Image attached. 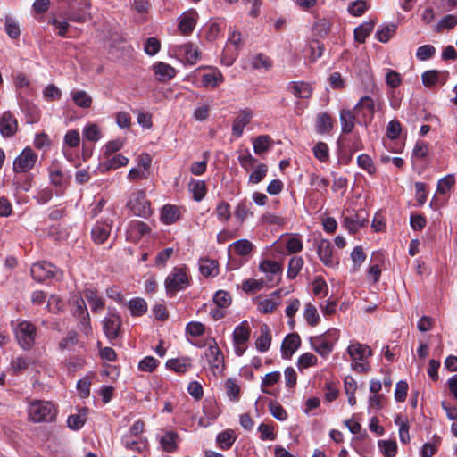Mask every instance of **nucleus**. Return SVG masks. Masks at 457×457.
<instances>
[{
    "mask_svg": "<svg viewBox=\"0 0 457 457\" xmlns=\"http://www.w3.org/2000/svg\"><path fill=\"white\" fill-rule=\"evenodd\" d=\"M340 337V332L337 328H329L325 333L311 337L309 342L312 350L322 357L328 356Z\"/></svg>",
    "mask_w": 457,
    "mask_h": 457,
    "instance_id": "nucleus-1",
    "label": "nucleus"
},
{
    "mask_svg": "<svg viewBox=\"0 0 457 457\" xmlns=\"http://www.w3.org/2000/svg\"><path fill=\"white\" fill-rule=\"evenodd\" d=\"M28 414L35 423L52 422L56 418L57 409L51 402L34 400L29 404Z\"/></svg>",
    "mask_w": 457,
    "mask_h": 457,
    "instance_id": "nucleus-2",
    "label": "nucleus"
},
{
    "mask_svg": "<svg viewBox=\"0 0 457 457\" xmlns=\"http://www.w3.org/2000/svg\"><path fill=\"white\" fill-rule=\"evenodd\" d=\"M190 284L187 268L174 267L164 281L166 295L169 297H173L178 292L187 289Z\"/></svg>",
    "mask_w": 457,
    "mask_h": 457,
    "instance_id": "nucleus-3",
    "label": "nucleus"
},
{
    "mask_svg": "<svg viewBox=\"0 0 457 457\" xmlns=\"http://www.w3.org/2000/svg\"><path fill=\"white\" fill-rule=\"evenodd\" d=\"M126 206L138 217L148 218L152 214L151 203L142 189H137L129 195Z\"/></svg>",
    "mask_w": 457,
    "mask_h": 457,
    "instance_id": "nucleus-4",
    "label": "nucleus"
},
{
    "mask_svg": "<svg viewBox=\"0 0 457 457\" xmlns=\"http://www.w3.org/2000/svg\"><path fill=\"white\" fill-rule=\"evenodd\" d=\"M19 345L23 350H29L35 344L37 328L28 320H20L13 328Z\"/></svg>",
    "mask_w": 457,
    "mask_h": 457,
    "instance_id": "nucleus-5",
    "label": "nucleus"
},
{
    "mask_svg": "<svg viewBox=\"0 0 457 457\" xmlns=\"http://www.w3.org/2000/svg\"><path fill=\"white\" fill-rule=\"evenodd\" d=\"M32 278L37 282H44L50 278L61 279L62 271L48 262H38L34 263L30 269Z\"/></svg>",
    "mask_w": 457,
    "mask_h": 457,
    "instance_id": "nucleus-6",
    "label": "nucleus"
},
{
    "mask_svg": "<svg viewBox=\"0 0 457 457\" xmlns=\"http://www.w3.org/2000/svg\"><path fill=\"white\" fill-rule=\"evenodd\" d=\"M353 111L357 116V123L367 127L375 114V102L370 96H364L354 105Z\"/></svg>",
    "mask_w": 457,
    "mask_h": 457,
    "instance_id": "nucleus-7",
    "label": "nucleus"
},
{
    "mask_svg": "<svg viewBox=\"0 0 457 457\" xmlns=\"http://www.w3.org/2000/svg\"><path fill=\"white\" fill-rule=\"evenodd\" d=\"M48 174L51 185L55 187L56 195H62L70 184L71 176L62 171L57 161L48 167Z\"/></svg>",
    "mask_w": 457,
    "mask_h": 457,
    "instance_id": "nucleus-8",
    "label": "nucleus"
},
{
    "mask_svg": "<svg viewBox=\"0 0 457 457\" xmlns=\"http://www.w3.org/2000/svg\"><path fill=\"white\" fill-rule=\"evenodd\" d=\"M259 270L265 274V285L272 287L281 280L283 266L279 262L271 260H263L259 264Z\"/></svg>",
    "mask_w": 457,
    "mask_h": 457,
    "instance_id": "nucleus-9",
    "label": "nucleus"
},
{
    "mask_svg": "<svg viewBox=\"0 0 457 457\" xmlns=\"http://www.w3.org/2000/svg\"><path fill=\"white\" fill-rule=\"evenodd\" d=\"M37 161V154L30 148L26 147L13 161V171L21 173L30 170Z\"/></svg>",
    "mask_w": 457,
    "mask_h": 457,
    "instance_id": "nucleus-10",
    "label": "nucleus"
},
{
    "mask_svg": "<svg viewBox=\"0 0 457 457\" xmlns=\"http://www.w3.org/2000/svg\"><path fill=\"white\" fill-rule=\"evenodd\" d=\"M205 356L213 373L221 372L224 369V356L214 338L210 339Z\"/></svg>",
    "mask_w": 457,
    "mask_h": 457,
    "instance_id": "nucleus-11",
    "label": "nucleus"
},
{
    "mask_svg": "<svg viewBox=\"0 0 457 457\" xmlns=\"http://www.w3.org/2000/svg\"><path fill=\"white\" fill-rule=\"evenodd\" d=\"M368 216L365 210L353 212L344 217L343 226L350 234H355L360 228L367 225Z\"/></svg>",
    "mask_w": 457,
    "mask_h": 457,
    "instance_id": "nucleus-12",
    "label": "nucleus"
},
{
    "mask_svg": "<svg viewBox=\"0 0 457 457\" xmlns=\"http://www.w3.org/2000/svg\"><path fill=\"white\" fill-rule=\"evenodd\" d=\"M112 224V220L109 218L97 220L91 230L92 240L97 245L104 243L110 236Z\"/></svg>",
    "mask_w": 457,
    "mask_h": 457,
    "instance_id": "nucleus-13",
    "label": "nucleus"
},
{
    "mask_svg": "<svg viewBox=\"0 0 457 457\" xmlns=\"http://www.w3.org/2000/svg\"><path fill=\"white\" fill-rule=\"evenodd\" d=\"M317 254L320 262L327 267L337 266L339 262L333 255V247L329 240L322 238L317 243Z\"/></svg>",
    "mask_w": 457,
    "mask_h": 457,
    "instance_id": "nucleus-14",
    "label": "nucleus"
},
{
    "mask_svg": "<svg viewBox=\"0 0 457 457\" xmlns=\"http://www.w3.org/2000/svg\"><path fill=\"white\" fill-rule=\"evenodd\" d=\"M18 131V121L14 115L7 111L0 117V133L5 137H12Z\"/></svg>",
    "mask_w": 457,
    "mask_h": 457,
    "instance_id": "nucleus-15",
    "label": "nucleus"
},
{
    "mask_svg": "<svg viewBox=\"0 0 457 457\" xmlns=\"http://www.w3.org/2000/svg\"><path fill=\"white\" fill-rule=\"evenodd\" d=\"M120 326L121 319L116 313H112L103 320L104 332L110 340H114L119 337Z\"/></svg>",
    "mask_w": 457,
    "mask_h": 457,
    "instance_id": "nucleus-16",
    "label": "nucleus"
},
{
    "mask_svg": "<svg viewBox=\"0 0 457 457\" xmlns=\"http://www.w3.org/2000/svg\"><path fill=\"white\" fill-rule=\"evenodd\" d=\"M121 445L129 451L143 453L148 450V440L145 436L134 437L131 436H123Z\"/></svg>",
    "mask_w": 457,
    "mask_h": 457,
    "instance_id": "nucleus-17",
    "label": "nucleus"
},
{
    "mask_svg": "<svg viewBox=\"0 0 457 457\" xmlns=\"http://www.w3.org/2000/svg\"><path fill=\"white\" fill-rule=\"evenodd\" d=\"M301 338L297 333L288 334L281 345V354L284 359H290L294 353L300 347Z\"/></svg>",
    "mask_w": 457,
    "mask_h": 457,
    "instance_id": "nucleus-18",
    "label": "nucleus"
},
{
    "mask_svg": "<svg viewBox=\"0 0 457 457\" xmlns=\"http://www.w3.org/2000/svg\"><path fill=\"white\" fill-rule=\"evenodd\" d=\"M252 119V112L248 109L242 110L238 115L234 119L232 124V134L237 138L242 137L244 129L247 126Z\"/></svg>",
    "mask_w": 457,
    "mask_h": 457,
    "instance_id": "nucleus-19",
    "label": "nucleus"
},
{
    "mask_svg": "<svg viewBox=\"0 0 457 457\" xmlns=\"http://www.w3.org/2000/svg\"><path fill=\"white\" fill-rule=\"evenodd\" d=\"M19 104L21 112L26 115L28 123L33 124L39 120L41 112L34 103L27 99H21Z\"/></svg>",
    "mask_w": 457,
    "mask_h": 457,
    "instance_id": "nucleus-20",
    "label": "nucleus"
},
{
    "mask_svg": "<svg viewBox=\"0 0 457 457\" xmlns=\"http://www.w3.org/2000/svg\"><path fill=\"white\" fill-rule=\"evenodd\" d=\"M91 8L90 3H86L84 7H79L75 10H71L66 12L68 21L76 23H86L92 19L91 13L87 11Z\"/></svg>",
    "mask_w": 457,
    "mask_h": 457,
    "instance_id": "nucleus-21",
    "label": "nucleus"
},
{
    "mask_svg": "<svg viewBox=\"0 0 457 457\" xmlns=\"http://www.w3.org/2000/svg\"><path fill=\"white\" fill-rule=\"evenodd\" d=\"M341 130L343 133H351L357 123V116L353 110L343 109L339 114Z\"/></svg>",
    "mask_w": 457,
    "mask_h": 457,
    "instance_id": "nucleus-22",
    "label": "nucleus"
},
{
    "mask_svg": "<svg viewBox=\"0 0 457 457\" xmlns=\"http://www.w3.org/2000/svg\"><path fill=\"white\" fill-rule=\"evenodd\" d=\"M347 352L353 361H363L372 353L370 346L358 342L351 344Z\"/></svg>",
    "mask_w": 457,
    "mask_h": 457,
    "instance_id": "nucleus-23",
    "label": "nucleus"
},
{
    "mask_svg": "<svg viewBox=\"0 0 457 457\" xmlns=\"http://www.w3.org/2000/svg\"><path fill=\"white\" fill-rule=\"evenodd\" d=\"M287 89L296 97L308 99L312 95L311 86L303 81H291L287 86Z\"/></svg>",
    "mask_w": 457,
    "mask_h": 457,
    "instance_id": "nucleus-24",
    "label": "nucleus"
},
{
    "mask_svg": "<svg viewBox=\"0 0 457 457\" xmlns=\"http://www.w3.org/2000/svg\"><path fill=\"white\" fill-rule=\"evenodd\" d=\"M445 71L429 70L422 73L421 80L426 87H432L436 86L437 83L444 84L445 82Z\"/></svg>",
    "mask_w": 457,
    "mask_h": 457,
    "instance_id": "nucleus-25",
    "label": "nucleus"
},
{
    "mask_svg": "<svg viewBox=\"0 0 457 457\" xmlns=\"http://www.w3.org/2000/svg\"><path fill=\"white\" fill-rule=\"evenodd\" d=\"M271 339L272 336L269 326L262 324L260 327V336L255 341L256 349L261 353L267 352L270 346Z\"/></svg>",
    "mask_w": 457,
    "mask_h": 457,
    "instance_id": "nucleus-26",
    "label": "nucleus"
},
{
    "mask_svg": "<svg viewBox=\"0 0 457 457\" xmlns=\"http://www.w3.org/2000/svg\"><path fill=\"white\" fill-rule=\"evenodd\" d=\"M251 328L246 320L237 326L233 332V345H245L250 338Z\"/></svg>",
    "mask_w": 457,
    "mask_h": 457,
    "instance_id": "nucleus-27",
    "label": "nucleus"
},
{
    "mask_svg": "<svg viewBox=\"0 0 457 457\" xmlns=\"http://www.w3.org/2000/svg\"><path fill=\"white\" fill-rule=\"evenodd\" d=\"M153 70L159 81L170 80L176 75V71L172 66L162 62L154 63Z\"/></svg>",
    "mask_w": 457,
    "mask_h": 457,
    "instance_id": "nucleus-28",
    "label": "nucleus"
},
{
    "mask_svg": "<svg viewBox=\"0 0 457 457\" xmlns=\"http://www.w3.org/2000/svg\"><path fill=\"white\" fill-rule=\"evenodd\" d=\"M166 367L178 374H184L192 367V362L188 357L170 359L166 361Z\"/></svg>",
    "mask_w": 457,
    "mask_h": 457,
    "instance_id": "nucleus-29",
    "label": "nucleus"
},
{
    "mask_svg": "<svg viewBox=\"0 0 457 457\" xmlns=\"http://www.w3.org/2000/svg\"><path fill=\"white\" fill-rule=\"evenodd\" d=\"M179 435L174 431H167L160 439V444L163 451L174 453L178 448Z\"/></svg>",
    "mask_w": 457,
    "mask_h": 457,
    "instance_id": "nucleus-30",
    "label": "nucleus"
},
{
    "mask_svg": "<svg viewBox=\"0 0 457 457\" xmlns=\"http://www.w3.org/2000/svg\"><path fill=\"white\" fill-rule=\"evenodd\" d=\"M253 204L247 200H241L236 209L234 211L235 217L240 221L244 222L248 216H253V212H252Z\"/></svg>",
    "mask_w": 457,
    "mask_h": 457,
    "instance_id": "nucleus-31",
    "label": "nucleus"
},
{
    "mask_svg": "<svg viewBox=\"0 0 457 457\" xmlns=\"http://www.w3.org/2000/svg\"><path fill=\"white\" fill-rule=\"evenodd\" d=\"M218 262L212 259H201L199 262V270L201 274L205 277H215L218 275Z\"/></svg>",
    "mask_w": 457,
    "mask_h": 457,
    "instance_id": "nucleus-32",
    "label": "nucleus"
},
{
    "mask_svg": "<svg viewBox=\"0 0 457 457\" xmlns=\"http://www.w3.org/2000/svg\"><path fill=\"white\" fill-rule=\"evenodd\" d=\"M71 96L73 103L80 108L87 109L92 104V97L84 90H72Z\"/></svg>",
    "mask_w": 457,
    "mask_h": 457,
    "instance_id": "nucleus-33",
    "label": "nucleus"
},
{
    "mask_svg": "<svg viewBox=\"0 0 457 457\" xmlns=\"http://www.w3.org/2000/svg\"><path fill=\"white\" fill-rule=\"evenodd\" d=\"M375 26L374 21L361 23L354 29L353 35L355 41L364 43L369 35L372 32Z\"/></svg>",
    "mask_w": 457,
    "mask_h": 457,
    "instance_id": "nucleus-34",
    "label": "nucleus"
},
{
    "mask_svg": "<svg viewBox=\"0 0 457 457\" xmlns=\"http://www.w3.org/2000/svg\"><path fill=\"white\" fill-rule=\"evenodd\" d=\"M179 218V212L177 206L165 204L162 208L161 220L164 224L170 225L177 221Z\"/></svg>",
    "mask_w": 457,
    "mask_h": 457,
    "instance_id": "nucleus-35",
    "label": "nucleus"
},
{
    "mask_svg": "<svg viewBox=\"0 0 457 457\" xmlns=\"http://www.w3.org/2000/svg\"><path fill=\"white\" fill-rule=\"evenodd\" d=\"M87 409L83 408L79 411L77 414H71L68 417V427L73 430L80 429L87 420Z\"/></svg>",
    "mask_w": 457,
    "mask_h": 457,
    "instance_id": "nucleus-36",
    "label": "nucleus"
},
{
    "mask_svg": "<svg viewBox=\"0 0 457 457\" xmlns=\"http://www.w3.org/2000/svg\"><path fill=\"white\" fill-rule=\"evenodd\" d=\"M333 129L331 116L327 112L319 113L316 121V130L319 134L329 133Z\"/></svg>",
    "mask_w": 457,
    "mask_h": 457,
    "instance_id": "nucleus-37",
    "label": "nucleus"
},
{
    "mask_svg": "<svg viewBox=\"0 0 457 457\" xmlns=\"http://www.w3.org/2000/svg\"><path fill=\"white\" fill-rule=\"evenodd\" d=\"M179 51L180 54L185 56L187 62L191 64L195 63L199 59L200 52L192 43L179 46Z\"/></svg>",
    "mask_w": 457,
    "mask_h": 457,
    "instance_id": "nucleus-38",
    "label": "nucleus"
},
{
    "mask_svg": "<svg viewBox=\"0 0 457 457\" xmlns=\"http://www.w3.org/2000/svg\"><path fill=\"white\" fill-rule=\"evenodd\" d=\"M196 24L195 14L187 13L181 16L179 22V29L184 35H189Z\"/></svg>",
    "mask_w": 457,
    "mask_h": 457,
    "instance_id": "nucleus-39",
    "label": "nucleus"
},
{
    "mask_svg": "<svg viewBox=\"0 0 457 457\" xmlns=\"http://www.w3.org/2000/svg\"><path fill=\"white\" fill-rule=\"evenodd\" d=\"M128 307L132 316H142L147 312L146 302L140 297H135L128 302Z\"/></svg>",
    "mask_w": 457,
    "mask_h": 457,
    "instance_id": "nucleus-40",
    "label": "nucleus"
},
{
    "mask_svg": "<svg viewBox=\"0 0 457 457\" xmlns=\"http://www.w3.org/2000/svg\"><path fill=\"white\" fill-rule=\"evenodd\" d=\"M224 81V77L219 70L202 76L201 82L204 87H216Z\"/></svg>",
    "mask_w": 457,
    "mask_h": 457,
    "instance_id": "nucleus-41",
    "label": "nucleus"
},
{
    "mask_svg": "<svg viewBox=\"0 0 457 457\" xmlns=\"http://www.w3.org/2000/svg\"><path fill=\"white\" fill-rule=\"evenodd\" d=\"M304 264L303 259L301 256H294L288 262L287 277L289 279H295L300 273Z\"/></svg>",
    "mask_w": 457,
    "mask_h": 457,
    "instance_id": "nucleus-42",
    "label": "nucleus"
},
{
    "mask_svg": "<svg viewBox=\"0 0 457 457\" xmlns=\"http://www.w3.org/2000/svg\"><path fill=\"white\" fill-rule=\"evenodd\" d=\"M236 441L235 434L232 430H225L218 434L216 442L222 450L229 449Z\"/></svg>",
    "mask_w": 457,
    "mask_h": 457,
    "instance_id": "nucleus-43",
    "label": "nucleus"
},
{
    "mask_svg": "<svg viewBox=\"0 0 457 457\" xmlns=\"http://www.w3.org/2000/svg\"><path fill=\"white\" fill-rule=\"evenodd\" d=\"M253 245L247 239H239L231 244L228 249L233 248L235 253L241 256H246L251 253Z\"/></svg>",
    "mask_w": 457,
    "mask_h": 457,
    "instance_id": "nucleus-44",
    "label": "nucleus"
},
{
    "mask_svg": "<svg viewBox=\"0 0 457 457\" xmlns=\"http://www.w3.org/2000/svg\"><path fill=\"white\" fill-rule=\"evenodd\" d=\"M395 31H396L395 24H394V23L386 24V25L381 26L378 29L375 37L379 42L386 43L395 35Z\"/></svg>",
    "mask_w": 457,
    "mask_h": 457,
    "instance_id": "nucleus-45",
    "label": "nucleus"
},
{
    "mask_svg": "<svg viewBox=\"0 0 457 457\" xmlns=\"http://www.w3.org/2000/svg\"><path fill=\"white\" fill-rule=\"evenodd\" d=\"M239 54V50L236 48V46H232L226 43V46L223 49L221 54V62L226 66H231L235 61L237 60Z\"/></svg>",
    "mask_w": 457,
    "mask_h": 457,
    "instance_id": "nucleus-46",
    "label": "nucleus"
},
{
    "mask_svg": "<svg viewBox=\"0 0 457 457\" xmlns=\"http://www.w3.org/2000/svg\"><path fill=\"white\" fill-rule=\"evenodd\" d=\"M265 286L263 279L248 278L242 282L241 288L247 294H253L260 291Z\"/></svg>",
    "mask_w": 457,
    "mask_h": 457,
    "instance_id": "nucleus-47",
    "label": "nucleus"
},
{
    "mask_svg": "<svg viewBox=\"0 0 457 457\" xmlns=\"http://www.w3.org/2000/svg\"><path fill=\"white\" fill-rule=\"evenodd\" d=\"M280 304V300H277L272 297H268L259 301L257 304V310L263 313L268 314L273 312V311Z\"/></svg>",
    "mask_w": 457,
    "mask_h": 457,
    "instance_id": "nucleus-48",
    "label": "nucleus"
},
{
    "mask_svg": "<svg viewBox=\"0 0 457 457\" xmlns=\"http://www.w3.org/2000/svg\"><path fill=\"white\" fill-rule=\"evenodd\" d=\"M270 137L268 135L258 136L253 140V151L256 154H262L266 152L270 146Z\"/></svg>",
    "mask_w": 457,
    "mask_h": 457,
    "instance_id": "nucleus-49",
    "label": "nucleus"
},
{
    "mask_svg": "<svg viewBox=\"0 0 457 457\" xmlns=\"http://www.w3.org/2000/svg\"><path fill=\"white\" fill-rule=\"evenodd\" d=\"M357 164L360 168L366 170L370 175H374L377 171L376 166L371 157L366 154H360L357 157Z\"/></svg>",
    "mask_w": 457,
    "mask_h": 457,
    "instance_id": "nucleus-50",
    "label": "nucleus"
},
{
    "mask_svg": "<svg viewBox=\"0 0 457 457\" xmlns=\"http://www.w3.org/2000/svg\"><path fill=\"white\" fill-rule=\"evenodd\" d=\"M31 364V360L26 356H18L12 360L11 366L15 374L26 370Z\"/></svg>",
    "mask_w": 457,
    "mask_h": 457,
    "instance_id": "nucleus-51",
    "label": "nucleus"
},
{
    "mask_svg": "<svg viewBox=\"0 0 457 457\" xmlns=\"http://www.w3.org/2000/svg\"><path fill=\"white\" fill-rule=\"evenodd\" d=\"M268 173V166L264 163H259L256 165L255 170L249 175V183L258 184L260 183Z\"/></svg>",
    "mask_w": 457,
    "mask_h": 457,
    "instance_id": "nucleus-52",
    "label": "nucleus"
},
{
    "mask_svg": "<svg viewBox=\"0 0 457 457\" xmlns=\"http://www.w3.org/2000/svg\"><path fill=\"white\" fill-rule=\"evenodd\" d=\"M226 394L229 400L237 402L240 397V387L232 378H228L225 383Z\"/></svg>",
    "mask_w": 457,
    "mask_h": 457,
    "instance_id": "nucleus-53",
    "label": "nucleus"
},
{
    "mask_svg": "<svg viewBox=\"0 0 457 457\" xmlns=\"http://www.w3.org/2000/svg\"><path fill=\"white\" fill-rule=\"evenodd\" d=\"M83 136L88 141H98L101 138V132L99 127L95 123H91L85 126L83 129Z\"/></svg>",
    "mask_w": 457,
    "mask_h": 457,
    "instance_id": "nucleus-54",
    "label": "nucleus"
},
{
    "mask_svg": "<svg viewBox=\"0 0 457 457\" xmlns=\"http://www.w3.org/2000/svg\"><path fill=\"white\" fill-rule=\"evenodd\" d=\"M5 32L12 38L16 39L20 37L21 30L18 22L12 17H6L4 22Z\"/></svg>",
    "mask_w": 457,
    "mask_h": 457,
    "instance_id": "nucleus-55",
    "label": "nucleus"
},
{
    "mask_svg": "<svg viewBox=\"0 0 457 457\" xmlns=\"http://www.w3.org/2000/svg\"><path fill=\"white\" fill-rule=\"evenodd\" d=\"M303 315H304V318H305L307 323L310 326L315 327L318 325V323L320 321V316H319L317 309L315 308L314 305H312V303H307L305 305Z\"/></svg>",
    "mask_w": 457,
    "mask_h": 457,
    "instance_id": "nucleus-56",
    "label": "nucleus"
},
{
    "mask_svg": "<svg viewBox=\"0 0 457 457\" xmlns=\"http://www.w3.org/2000/svg\"><path fill=\"white\" fill-rule=\"evenodd\" d=\"M351 259L353 261V270H359L361 265L366 259V254L364 253L361 246H355L351 253Z\"/></svg>",
    "mask_w": 457,
    "mask_h": 457,
    "instance_id": "nucleus-57",
    "label": "nucleus"
},
{
    "mask_svg": "<svg viewBox=\"0 0 457 457\" xmlns=\"http://www.w3.org/2000/svg\"><path fill=\"white\" fill-rule=\"evenodd\" d=\"M379 448L386 457H394L397 452V444L394 440L378 441Z\"/></svg>",
    "mask_w": 457,
    "mask_h": 457,
    "instance_id": "nucleus-58",
    "label": "nucleus"
},
{
    "mask_svg": "<svg viewBox=\"0 0 457 457\" xmlns=\"http://www.w3.org/2000/svg\"><path fill=\"white\" fill-rule=\"evenodd\" d=\"M129 162V159L124 155L118 154L108 159L105 162L104 166L107 170H116L120 167L127 165Z\"/></svg>",
    "mask_w": 457,
    "mask_h": 457,
    "instance_id": "nucleus-59",
    "label": "nucleus"
},
{
    "mask_svg": "<svg viewBox=\"0 0 457 457\" xmlns=\"http://www.w3.org/2000/svg\"><path fill=\"white\" fill-rule=\"evenodd\" d=\"M159 364V361L153 356H146L142 359L137 365L141 371L153 372Z\"/></svg>",
    "mask_w": 457,
    "mask_h": 457,
    "instance_id": "nucleus-60",
    "label": "nucleus"
},
{
    "mask_svg": "<svg viewBox=\"0 0 457 457\" xmlns=\"http://www.w3.org/2000/svg\"><path fill=\"white\" fill-rule=\"evenodd\" d=\"M317 357L311 353H305L299 356L297 366L299 370L307 369L312 366H315L317 364Z\"/></svg>",
    "mask_w": 457,
    "mask_h": 457,
    "instance_id": "nucleus-61",
    "label": "nucleus"
},
{
    "mask_svg": "<svg viewBox=\"0 0 457 457\" xmlns=\"http://www.w3.org/2000/svg\"><path fill=\"white\" fill-rule=\"evenodd\" d=\"M161 49L160 41L154 37H148L144 45V51L147 55L154 56Z\"/></svg>",
    "mask_w": 457,
    "mask_h": 457,
    "instance_id": "nucleus-62",
    "label": "nucleus"
},
{
    "mask_svg": "<svg viewBox=\"0 0 457 457\" xmlns=\"http://www.w3.org/2000/svg\"><path fill=\"white\" fill-rule=\"evenodd\" d=\"M190 187L195 201H201L206 195V186L204 181H194L190 184Z\"/></svg>",
    "mask_w": 457,
    "mask_h": 457,
    "instance_id": "nucleus-63",
    "label": "nucleus"
},
{
    "mask_svg": "<svg viewBox=\"0 0 457 457\" xmlns=\"http://www.w3.org/2000/svg\"><path fill=\"white\" fill-rule=\"evenodd\" d=\"M436 54V48L431 45H424L418 47L416 57L420 61H427L431 59Z\"/></svg>",
    "mask_w": 457,
    "mask_h": 457,
    "instance_id": "nucleus-64",
    "label": "nucleus"
}]
</instances>
